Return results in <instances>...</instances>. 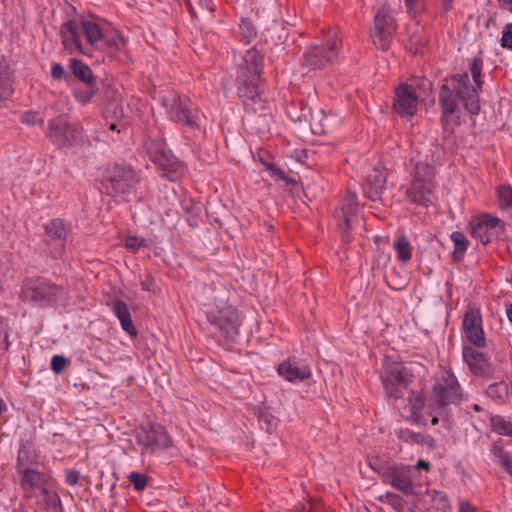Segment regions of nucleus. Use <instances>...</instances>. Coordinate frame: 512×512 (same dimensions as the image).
I'll use <instances>...</instances> for the list:
<instances>
[{"instance_id": "nucleus-48", "label": "nucleus", "mask_w": 512, "mask_h": 512, "mask_svg": "<svg viewBox=\"0 0 512 512\" xmlns=\"http://www.w3.org/2000/svg\"><path fill=\"white\" fill-rule=\"evenodd\" d=\"M291 119L295 122H309L310 125H313L314 116L309 107H301V112L299 114H291Z\"/></svg>"}, {"instance_id": "nucleus-39", "label": "nucleus", "mask_w": 512, "mask_h": 512, "mask_svg": "<svg viewBox=\"0 0 512 512\" xmlns=\"http://www.w3.org/2000/svg\"><path fill=\"white\" fill-rule=\"evenodd\" d=\"M35 454L32 449V446L26 442L21 443L17 456V465L16 469H21L27 467L28 464L34 462Z\"/></svg>"}, {"instance_id": "nucleus-24", "label": "nucleus", "mask_w": 512, "mask_h": 512, "mask_svg": "<svg viewBox=\"0 0 512 512\" xmlns=\"http://www.w3.org/2000/svg\"><path fill=\"white\" fill-rule=\"evenodd\" d=\"M435 185L433 181H412L406 190V196L419 206L428 208L433 204Z\"/></svg>"}, {"instance_id": "nucleus-42", "label": "nucleus", "mask_w": 512, "mask_h": 512, "mask_svg": "<svg viewBox=\"0 0 512 512\" xmlns=\"http://www.w3.org/2000/svg\"><path fill=\"white\" fill-rule=\"evenodd\" d=\"M13 93L12 82L8 70L0 67V101L8 98Z\"/></svg>"}, {"instance_id": "nucleus-8", "label": "nucleus", "mask_w": 512, "mask_h": 512, "mask_svg": "<svg viewBox=\"0 0 512 512\" xmlns=\"http://www.w3.org/2000/svg\"><path fill=\"white\" fill-rule=\"evenodd\" d=\"M140 182L139 173L130 165L115 164L108 169L103 185L110 195H125L134 191Z\"/></svg>"}, {"instance_id": "nucleus-30", "label": "nucleus", "mask_w": 512, "mask_h": 512, "mask_svg": "<svg viewBox=\"0 0 512 512\" xmlns=\"http://www.w3.org/2000/svg\"><path fill=\"white\" fill-rule=\"evenodd\" d=\"M17 472L22 475L21 487L23 489H36L44 485V475L32 468L17 469Z\"/></svg>"}, {"instance_id": "nucleus-19", "label": "nucleus", "mask_w": 512, "mask_h": 512, "mask_svg": "<svg viewBox=\"0 0 512 512\" xmlns=\"http://www.w3.org/2000/svg\"><path fill=\"white\" fill-rule=\"evenodd\" d=\"M259 80L260 78H254L252 77V74L245 73V70L238 72L237 81L239 83V96L243 98L247 109H250L253 106L264 107V104H266L259 94Z\"/></svg>"}, {"instance_id": "nucleus-5", "label": "nucleus", "mask_w": 512, "mask_h": 512, "mask_svg": "<svg viewBox=\"0 0 512 512\" xmlns=\"http://www.w3.org/2000/svg\"><path fill=\"white\" fill-rule=\"evenodd\" d=\"M380 378L385 394L393 399H401L415 376L404 363L386 359Z\"/></svg>"}, {"instance_id": "nucleus-21", "label": "nucleus", "mask_w": 512, "mask_h": 512, "mask_svg": "<svg viewBox=\"0 0 512 512\" xmlns=\"http://www.w3.org/2000/svg\"><path fill=\"white\" fill-rule=\"evenodd\" d=\"M464 361L469 370L477 377H489L494 369L489 358L482 352L477 351L471 346H464L462 349Z\"/></svg>"}, {"instance_id": "nucleus-45", "label": "nucleus", "mask_w": 512, "mask_h": 512, "mask_svg": "<svg viewBox=\"0 0 512 512\" xmlns=\"http://www.w3.org/2000/svg\"><path fill=\"white\" fill-rule=\"evenodd\" d=\"M422 434L423 433L414 432L408 428H405V429L399 430L398 437L402 441L410 443V444H413V443L420 444Z\"/></svg>"}, {"instance_id": "nucleus-27", "label": "nucleus", "mask_w": 512, "mask_h": 512, "mask_svg": "<svg viewBox=\"0 0 512 512\" xmlns=\"http://www.w3.org/2000/svg\"><path fill=\"white\" fill-rule=\"evenodd\" d=\"M414 163V176L412 181H433L435 175V168L431 162L428 161V157L425 159L422 155L418 154L416 157L411 159Z\"/></svg>"}, {"instance_id": "nucleus-31", "label": "nucleus", "mask_w": 512, "mask_h": 512, "mask_svg": "<svg viewBox=\"0 0 512 512\" xmlns=\"http://www.w3.org/2000/svg\"><path fill=\"white\" fill-rule=\"evenodd\" d=\"M450 238L454 244V249L452 252V260L453 262H460L463 260L464 255L468 249L469 241L467 237L459 231H454Z\"/></svg>"}, {"instance_id": "nucleus-55", "label": "nucleus", "mask_w": 512, "mask_h": 512, "mask_svg": "<svg viewBox=\"0 0 512 512\" xmlns=\"http://www.w3.org/2000/svg\"><path fill=\"white\" fill-rule=\"evenodd\" d=\"M389 504H391L394 508L398 509L399 507H403V499L394 493H386L385 495Z\"/></svg>"}, {"instance_id": "nucleus-36", "label": "nucleus", "mask_w": 512, "mask_h": 512, "mask_svg": "<svg viewBox=\"0 0 512 512\" xmlns=\"http://www.w3.org/2000/svg\"><path fill=\"white\" fill-rule=\"evenodd\" d=\"M486 395L491 399L502 403L509 395V387L504 381L493 383L487 387Z\"/></svg>"}, {"instance_id": "nucleus-17", "label": "nucleus", "mask_w": 512, "mask_h": 512, "mask_svg": "<svg viewBox=\"0 0 512 512\" xmlns=\"http://www.w3.org/2000/svg\"><path fill=\"white\" fill-rule=\"evenodd\" d=\"M358 209L357 195L354 192L349 191L339 210L336 211V217L338 218V227L342 234V240L344 242H350L352 239L351 228L353 218L356 216Z\"/></svg>"}, {"instance_id": "nucleus-28", "label": "nucleus", "mask_w": 512, "mask_h": 512, "mask_svg": "<svg viewBox=\"0 0 512 512\" xmlns=\"http://www.w3.org/2000/svg\"><path fill=\"white\" fill-rule=\"evenodd\" d=\"M245 66H242L238 72L245 70V73L252 74L254 78H260L263 68V56L255 48L247 50L244 57Z\"/></svg>"}, {"instance_id": "nucleus-61", "label": "nucleus", "mask_w": 512, "mask_h": 512, "mask_svg": "<svg viewBox=\"0 0 512 512\" xmlns=\"http://www.w3.org/2000/svg\"><path fill=\"white\" fill-rule=\"evenodd\" d=\"M458 512H475V509L468 502H462L460 503Z\"/></svg>"}, {"instance_id": "nucleus-13", "label": "nucleus", "mask_w": 512, "mask_h": 512, "mask_svg": "<svg viewBox=\"0 0 512 512\" xmlns=\"http://www.w3.org/2000/svg\"><path fill=\"white\" fill-rule=\"evenodd\" d=\"M164 105L167 107L172 120L187 126L190 129H199L198 115L193 112L191 103L183 101L177 95L164 99Z\"/></svg>"}, {"instance_id": "nucleus-63", "label": "nucleus", "mask_w": 512, "mask_h": 512, "mask_svg": "<svg viewBox=\"0 0 512 512\" xmlns=\"http://www.w3.org/2000/svg\"><path fill=\"white\" fill-rule=\"evenodd\" d=\"M107 120V125L109 127L110 130L114 131V130H117L118 132H120V130L118 129V121L119 120H115V119H106Z\"/></svg>"}, {"instance_id": "nucleus-52", "label": "nucleus", "mask_w": 512, "mask_h": 512, "mask_svg": "<svg viewBox=\"0 0 512 512\" xmlns=\"http://www.w3.org/2000/svg\"><path fill=\"white\" fill-rule=\"evenodd\" d=\"M67 364V359L63 355H54L51 359V369L54 373H61Z\"/></svg>"}, {"instance_id": "nucleus-29", "label": "nucleus", "mask_w": 512, "mask_h": 512, "mask_svg": "<svg viewBox=\"0 0 512 512\" xmlns=\"http://www.w3.org/2000/svg\"><path fill=\"white\" fill-rule=\"evenodd\" d=\"M490 453L496 463L512 477V453L504 449L500 440L492 443Z\"/></svg>"}, {"instance_id": "nucleus-51", "label": "nucleus", "mask_w": 512, "mask_h": 512, "mask_svg": "<svg viewBox=\"0 0 512 512\" xmlns=\"http://www.w3.org/2000/svg\"><path fill=\"white\" fill-rule=\"evenodd\" d=\"M21 120L23 123L30 126L43 123V119L40 117L39 113L35 111L25 112L22 115Z\"/></svg>"}, {"instance_id": "nucleus-16", "label": "nucleus", "mask_w": 512, "mask_h": 512, "mask_svg": "<svg viewBox=\"0 0 512 512\" xmlns=\"http://www.w3.org/2000/svg\"><path fill=\"white\" fill-rule=\"evenodd\" d=\"M415 473V469L410 466L394 465L385 469L383 479L405 495H414L412 475Z\"/></svg>"}, {"instance_id": "nucleus-53", "label": "nucleus", "mask_w": 512, "mask_h": 512, "mask_svg": "<svg viewBox=\"0 0 512 512\" xmlns=\"http://www.w3.org/2000/svg\"><path fill=\"white\" fill-rule=\"evenodd\" d=\"M51 76L55 80L69 77L66 70L60 63H53L51 66Z\"/></svg>"}, {"instance_id": "nucleus-35", "label": "nucleus", "mask_w": 512, "mask_h": 512, "mask_svg": "<svg viewBox=\"0 0 512 512\" xmlns=\"http://www.w3.org/2000/svg\"><path fill=\"white\" fill-rule=\"evenodd\" d=\"M399 261L406 263L412 257V247L408 238L402 234L399 235L394 243Z\"/></svg>"}, {"instance_id": "nucleus-49", "label": "nucleus", "mask_w": 512, "mask_h": 512, "mask_svg": "<svg viewBox=\"0 0 512 512\" xmlns=\"http://www.w3.org/2000/svg\"><path fill=\"white\" fill-rule=\"evenodd\" d=\"M257 18L260 21V23L263 24L267 29H269L272 25L277 23L274 13L266 11L265 9H263L261 12H257Z\"/></svg>"}, {"instance_id": "nucleus-64", "label": "nucleus", "mask_w": 512, "mask_h": 512, "mask_svg": "<svg viewBox=\"0 0 512 512\" xmlns=\"http://www.w3.org/2000/svg\"><path fill=\"white\" fill-rule=\"evenodd\" d=\"M505 307H506L507 318H508L509 322L512 324V304L511 303L506 304Z\"/></svg>"}, {"instance_id": "nucleus-6", "label": "nucleus", "mask_w": 512, "mask_h": 512, "mask_svg": "<svg viewBox=\"0 0 512 512\" xmlns=\"http://www.w3.org/2000/svg\"><path fill=\"white\" fill-rule=\"evenodd\" d=\"M63 289L43 277H30L24 280L21 298L40 307L49 306L62 298Z\"/></svg>"}, {"instance_id": "nucleus-43", "label": "nucleus", "mask_w": 512, "mask_h": 512, "mask_svg": "<svg viewBox=\"0 0 512 512\" xmlns=\"http://www.w3.org/2000/svg\"><path fill=\"white\" fill-rule=\"evenodd\" d=\"M497 195L500 207L512 210V186L509 184L501 185L497 189Z\"/></svg>"}, {"instance_id": "nucleus-60", "label": "nucleus", "mask_w": 512, "mask_h": 512, "mask_svg": "<svg viewBox=\"0 0 512 512\" xmlns=\"http://www.w3.org/2000/svg\"><path fill=\"white\" fill-rule=\"evenodd\" d=\"M198 7L208 12L214 11V5L210 0H203L202 4H199Z\"/></svg>"}, {"instance_id": "nucleus-4", "label": "nucleus", "mask_w": 512, "mask_h": 512, "mask_svg": "<svg viewBox=\"0 0 512 512\" xmlns=\"http://www.w3.org/2000/svg\"><path fill=\"white\" fill-rule=\"evenodd\" d=\"M463 397V390L457 377L446 370L434 379L431 392L427 396V407L436 410L448 405H457Z\"/></svg>"}, {"instance_id": "nucleus-62", "label": "nucleus", "mask_w": 512, "mask_h": 512, "mask_svg": "<svg viewBox=\"0 0 512 512\" xmlns=\"http://www.w3.org/2000/svg\"><path fill=\"white\" fill-rule=\"evenodd\" d=\"M190 11L196 15L195 6H198L199 4H202L203 0H186Z\"/></svg>"}, {"instance_id": "nucleus-20", "label": "nucleus", "mask_w": 512, "mask_h": 512, "mask_svg": "<svg viewBox=\"0 0 512 512\" xmlns=\"http://www.w3.org/2000/svg\"><path fill=\"white\" fill-rule=\"evenodd\" d=\"M48 129V137L58 148L72 146L79 134L76 126L61 120H51Z\"/></svg>"}, {"instance_id": "nucleus-50", "label": "nucleus", "mask_w": 512, "mask_h": 512, "mask_svg": "<svg viewBox=\"0 0 512 512\" xmlns=\"http://www.w3.org/2000/svg\"><path fill=\"white\" fill-rule=\"evenodd\" d=\"M501 46L512 51V23L505 25L501 36Z\"/></svg>"}, {"instance_id": "nucleus-3", "label": "nucleus", "mask_w": 512, "mask_h": 512, "mask_svg": "<svg viewBox=\"0 0 512 512\" xmlns=\"http://www.w3.org/2000/svg\"><path fill=\"white\" fill-rule=\"evenodd\" d=\"M204 313L211 333L235 342L239 335L241 320L238 310L229 303L227 292L224 289H212L203 304Z\"/></svg>"}, {"instance_id": "nucleus-56", "label": "nucleus", "mask_w": 512, "mask_h": 512, "mask_svg": "<svg viewBox=\"0 0 512 512\" xmlns=\"http://www.w3.org/2000/svg\"><path fill=\"white\" fill-rule=\"evenodd\" d=\"M263 164L266 166L267 170H269L273 175L278 176L280 179L285 178L284 171L277 167L274 163L263 161Z\"/></svg>"}, {"instance_id": "nucleus-33", "label": "nucleus", "mask_w": 512, "mask_h": 512, "mask_svg": "<svg viewBox=\"0 0 512 512\" xmlns=\"http://www.w3.org/2000/svg\"><path fill=\"white\" fill-rule=\"evenodd\" d=\"M70 69L82 83H91L92 80H96L91 68L81 60L71 59Z\"/></svg>"}, {"instance_id": "nucleus-37", "label": "nucleus", "mask_w": 512, "mask_h": 512, "mask_svg": "<svg viewBox=\"0 0 512 512\" xmlns=\"http://www.w3.org/2000/svg\"><path fill=\"white\" fill-rule=\"evenodd\" d=\"M490 425L494 432L501 436H512V422L506 420L503 416L493 415L490 417Z\"/></svg>"}, {"instance_id": "nucleus-59", "label": "nucleus", "mask_w": 512, "mask_h": 512, "mask_svg": "<svg viewBox=\"0 0 512 512\" xmlns=\"http://www.w3.org/2000/svg\"><path fill=\"white\" fill-rule=\"evenodd\" d=\"M2 342L6 343L5 349H8L9 342H8V332L6 329V325L2 320H0V344Z\"/></svg>"}, {"instance_id": "nucleus-14", "label": "nucleus", "mask_w": 512, "mask_h": 512, "mask_svg": "<svg viewBox=\"0 0 512 512\" xmlns=\"http://www.w3.org/2000/svg\"><path fill=\"white\" fill-rule=\"evenodd\" d=\"M419 95L414 86L402 83L395 89L393 108L403 117H412L418 109Z\"/></svg>"}, {"instance_id": "nucleus-7", "label": "nucleus", "mask_w": 512, "mask_h": 512, "mask_svg": "<svg viewBox=\"0 0 512 512\" xmlns=\"http://www.w3.org/2000/svg\"><path fill=\"white\" fill-rule=\"evenodd\" d=\"M144 148L149 159L162 171L161 176L170 181L177 180L182 173V162L171 152L162 139L150 138Z\"/></svg>"}, {"instance_id": "nucleus-11", "label": "nucleus", "mask_w": 512, "mask_h": 512, "mask_svg": "<svg viewBox=\"0 0 512 512\" xmlns=\"http://www.w3.org/2000/svg\"><path fill=\"white\" fill-rule=\"evenodd\" d=\"M137 442L151 452L156 449L166 450L172 445L170 436L163 426L155 423L142 425L137 433Z\"/></svg>"}, {"instance_id": "nucleus-9", "label": "nucleus", "mask_w": 512, "mask_h": 512, "mask_svg": "<svg viewBox=\"0 0 512 512\" xmlns=\"http://www.w3.org/2000/svg\"><path fill=\"white\" fill-rule=\"evenodd\" d=\"M339 43L336 33L329 34L324 43L313 45L304 53L306 63L313 69H322L337 59Z\"/></svg>"}, {"instance_id": "nucleus-10", "label": "nucleus", "mask_w": 512, "mask_h": 512, "mask_svg": "<svg viewBox=\"0 0 512 512\" xmlns=\"http://www.w3.org/2000/svg\"><path fill=\"white\" fill-rule=\"evenodd\" d=\"M396 29V21L388 9L384 6L379 8L374 16L373 43L382 50H388Z\"/></svg>"}, {"instance_id": "nucleus-46", "label": "nucleus", "mask_w": 512, "mask_h": 512, "mask_svg": "<svg viewBox=\"0 0 512 512\" xmlns=\"http://www.w3.org/2000/svg\"><path fill=\"white\" fill-rule=\"evenodd\" d=\"M128 479L137 491L144 490L148 482V477L145 474L138 472L130 473Z\"/></svg>"}, {"instance_id": "nucleus-23", "label": "nucleus", "mask_w": 512, "mask_h": 512, "mask_svg": "<svg viewBox=\"0 0 512 512\" xmlns=\"http://www.w3.org/2000/svg\"><path fill=\"white\" fill-rule=\"evenodd\" d=\"M45 234L52 240L59 241L58 247L51 251L54 258H61L65 251V241L70 229L63 219L54 218L44 225Z\"/></svg>"}, {"instance_id": "nucleus-54", "label": "nucleus", "mask_w": 512, "mask_h": 512, "mask_svg": "<svg viewBox=\"0 0 512 512\" xmlns=\"http://www.w3.org/2000/svg\"><path fill=\"white\" fill-rule=\"evenodd\" d=\"M80 478V472L76 469H70L66 472L65 480L70 486H74L78 483Z\"/></svg>"}, {"instance_id": "nucleus-1", "label": "nucleus", "mask_w": 512, "mask_h": 512, "mask_svg": "<svg viewBox=\"0 0 512 512\" xmlns=\"http://www.w3.org/2000/svg\"><path fill=\"white\" fill-rule=\"evenodd\" d=\"M483 60L473 57L469 67L474 84L471 83L467 72L458 73L445 79L438 94V102L441 109L440 122L445 133L452 134L455 127L460 125L461 101L465 110L471 115L480 112L479 92L482 90L481 79Z\"/></svg>"}, {"instance_id": "nucleus-18", "label": "nucleus", "mask_w": 512, "mask_h": 512, "mask_svg": "<svg viewBox=\"0 0 512 512\" xmlns=\"http://www.w3.org/2000/svg\"><path fill=\"white\" fill-rule=\"evenodd\" d=\"M277 372L279 376L291 383L302 382L312 375L306 360L297 356H289L282 361L277 367Z\"/></svg>"}, {"instance_id": "nucleus-26", "label": "nucleus", "mask_w": 512, "mask_h": 512, "mask_svg": "<svg viewBox=\"0 0 512 512\" xmlns=\"http://www.w3.org/2000/svg\"><path fill=\"white\" fill-rule=\"evenodd\" d=\"M108 305L111 307L114 315L120 321L122 329L130 336H136L138 334L135 328L129 308L127 304L120 299H113Z\"/></svg>"}, {"instance_id": "nucleus-47", "label": "nucleus", "mask_w": 512, "mask_h": 512, "mask_svg": "<svg viewBox=\"0 0 512 512\" xmlns=\"http://www.w3.org/2000/svg\"><path fill=\"white\" fill-rule=\"evenodd\" d=\"M146 246L147 241L143 237L129 236L125 240V247L133 252H136L139 250V248Z\"/></svg>"}, {"instance_id": "nucleus-40", "label": "nucleus", "mask_w": 512, "mask_h": 512, "mask_svg": "<svg viewBox=\"0 0 512 512\" xmlns=\"http://www.w3.org/2000/svg\"><path fill=\"white\" fill-rule=\"evenodd\" d=\"M418 30V27H416L414 30H408L409 36L407 39L406 47L409 50V52L414 55L421 53V49L426 44V41L419 35Z\"/></svg>"}, {"instance_id": "nucleus-34", "label": "nucleus", "mask_w": 512, "mask_h": 512, "mask_svg": "<svg viewBox=\"0 0 512 512\" xmlns=\"http://www.w3.org/2000/svg\"><path fill=\"white\" fill-rule=\"evenodd\" d=\"M113 100L110 101L105 108V118L122 120L124 116V109L120 102V93L117 90H112Z\"/></svg>"}, {"instance_id": "nucleus-22", "label": "nucleus", "mask_w": 512, "mask_h": 512, "mask_svg": "<svg viewBox=\"0 0 512 512\" xmlns=\"http://www.w3.org/2000/svg\"><path fill=\"white\" fill-rule=\"evenodd\" d=\"M246 123L248 127L260 136H266L271 129L272 114L267 104L264 107L253 106L247 109Z\"/></svg>"}, {"instance_id": "nucleus-12", "label": "nucleus", "mask_w": 512, "mask_h": 512, "mask_svg": "<svg viewBox=\"0 0 512 512\" xmlns=\"http://www.w3.org/2000/svg\"><path fill=\"white\" fill-rule=\"evenodd\" d=\"M472 237L479 239L483 244L492 241L493 238L504 231V223L496 216L483 214L470 222Z\"/></svg>"}, {"instance_id": "nucleus-32", "label": "nucleus", "mask_w": 512, "mask_h": 512, "mask_svg": "<svg viewBox=\"0 0 512 512\" xmlns=\"http://www.w3.org/2000/svg\"><path fill=\"white\" fill-rule=\"evenodd\" d=\"M98 91L99 87L96 83V80H92L91 83H83V86L74 88L73 94L77 101L85 105L91 102Z\"/></svg>"}, {"instance_id": "nucleus-44", "label": "nucleus", "mask_w": 512, "mask_h": 512, "mask_svg": "<svg viewBox=\"0 0 512 512\" xmlns=\"http://www.w3.org/2000/svg\"><path fill=\"white\" fill-rule=\"evenodd\" d=\"M408 401L413 414L420 412L425 406H427V397L419 391L411 390L408 396Z\"/></svg>"}, {"instance_id": "nucleus-15", "label": "nucleus", "mask_w": 512, "mask_h": 512, "mask_svg": "<svg viewBox=\"0 0 512 512\" xmlns=\"http://www.w3.org/2000/svg\"><path fill=\"white\" fill-rule=\"evenodd\" d=\"M462 329L465 338L477 348L486 346V338L483 330V321L479 309H468L463 317Z\"/></svg>"}, {"instance_id": "nucleus-38", "label": "nucleus", "mask_w": 512, "mask_h": 512, "mask_svg": "<svg viewBox=\"0 0 512 512\" xmlns=\"http://www.w3.org/2000/svg\"><path fill=\"white\" fill-rule=\"evenodd\" d=\"M255 414L261 428L266 432L271 433L276 426V418L271 414V412L266 408L256 407Z\"/></svg>"}, {"instance_id": "nucleus-57", "label": "nucleus", "mask_w": 512, "mask_h": 512, "mask_svg": "<svg viewBox=\"0 0 512 512\" xmlns=\"http://www.w3.org/2000/svg\"><path fill=\"white\" fill-rule=\"evenodd\" d=\"M141 288L144 291H152L154 285V279L150 274H146L145 278L140 282Z\"/></svg>"}, {"instance_id": "nucleus-25", "label": "nucleus", "mask_w": 512, "mask_h": 512, "mask_svg": "<svg viewBox=\"0 0 512 512\" xmlns=\"http://www.w3.org/2000/svg\"><path fill=\"white\" fill-rule=\"evenodd\" d=\"M387 174L381 169H372L363 184L364 196L372 201L380 200L385 190Z\"/></svg>"}, {"instance_id": "nucleus-2", "label": "nucleus", "mask_w": 512, "mask_h": 512, "mask_svg": "<svg viewBox=\"0 0 512 512\" xmlns=\"http://www.w3.org/2000/svg\"><path fill=\"white\" fill-rule=\"evenodd\" d=\"M60 35L66 50L84 56H92L93 50L107 54L119 51L125 43L118 31L112 35L104 34L99 24L85 18H81L80 22L73 19L63 22Z\"/></svg>"}, {"instance_id": "nucleus-58", "label": "nucleus", "mask_w": 512, "mask_h": 512, "mask_svg": "<svg viewBox=\"0 0 512 512\" xmlns=\"http://www.w3.org/2000/svg\"><path fill=\"white\" fill-rule=\"evenodd\" d=\"M420 444L421 445H425V446H427L428 448H431V449H434L436 447L435 439L432 436L427 435V434H422Z\"/></svg>"}, {"instance_id": "nucleus-41", "label": "nucleus", "mask_w": 512, "mask_h": 512, "mask_svg": "<svg viewBox=\"0 0 512 512\" xmlns=\"http://www.w3.org/2000/svg\"><path fill=\"white\" fill-rule=\"evenodd\" d=\"M241 41L245 44L251 43L257 36V31L252 22L247 18H242L239 24Z\"/></svg>"}]
</instances>
